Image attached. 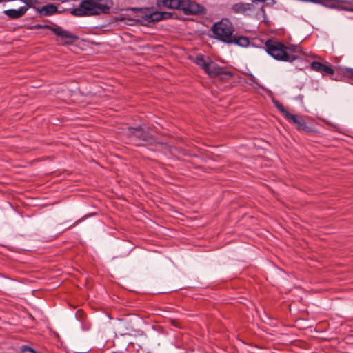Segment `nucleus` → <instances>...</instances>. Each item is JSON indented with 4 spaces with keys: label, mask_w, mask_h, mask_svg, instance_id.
Returning a JSON list of instances; mask_svg holds the SVG:
<instances>
[{
    "label": "nucleus",
    "mask_w": 353,
    "mask_h": 353,
    "mask_svg": "<svg viewBox=\"0 0 353 353\" xmlns=\"http://www.w3.org/2000/svg\"><path fill=\"white\" fill-rule=\"evenodd\" d=\"M23 353H41L33 345H23Z\"/></svg>",
    "instance_id": "obj_21"
},
{
    "label": "nucleus",
    "mask_w": 353,
    "mask_h": 353,
    "mask_svg": "<svg viewBox=\"0 0 353 353\" xmlns=\"http://www.w3.org/2000/svg\"><path fill=\"white\" fill-rule=\"evenodd\" d=\"M26 316L23 315V320L26 319L27 323H23V328H32L36 324L34 318L28 312H26Z\"/></svg>",
    "instance_id": "obj_15"
},
{
    "label": "nucleus",
    "mask_w": 353,
    "mask_h": 353,
    "mask_svg": "<svg viewBox=\"0 0 353 353\" xmlns=\"http://www.w3.org/2000/svg\"><path fill=\"white\" fill-rule=\"evenodd\" d=\"M195 168H199V169H201V168H201V166H196V167H195Z\"/></svg>",
    "instance_id": "obj_31"
},
{
    "label": "nucleus",
    "mask_w": 353,
    "mask_h": 353,
    "mask_svg": "<svg viewBox=\"0 0 353 353\" xmlns=\"http://www.w3.org/2000/svg\"><path fill=\"white\" fill-rule=\"evenodd\" d=\"M43 24H36L33 26L31 28L32 29H42Z\"/></svg>",
    "instance_id": "obj_29"
},
{
    "label": "nucleus",
    "mask_w": 353,
    "mask_h": 353,
    "mask_svg": "<svg viewBox=\"0 0 353 353\" xmlns=\"http://www.w3.org/2000/svg\"><path fill=\"white\" fill-rule=\"evenodd\" d=\"M161 17V21L164 19H168L172 18H177L176 14L174 13H172L170 12H160V15Z\"/></svg>",
    "instance_id": "obj_20"
},
{
    "label": "nucleus",
    "mask_w": 353,
    "mask_h": 353,
    "mask_svg": "<svg viewBox=\"0 0 353 353\" xmlns=\"http://www.w3.org/2000/svg\"><path fill=\"white\" fill-rule=\"evenodd\" d=\"M141 17L144 21H145L148 23H154L153 12L150 14H145Z\"/></svg>",
    "instance_id": "obj_23"
},
{
    "label": "nucleus",
    "mask_w": 353,
    "mask_h": 353,
    "mask_svg": "<svg viewBox=\"0 0 353 353\" xmlns=\"http://www.w3.org/2000/svg\"><path fill=\"white\" fill-rule=\"evenodd\" d=\"M289 122L296 124V128L300 131H304L307 133L313 132L314 130L311 126H309L305 121L298 117V116L292 114L287 119Z\"/></svg>",
    "instance_id": "obj_9"
},
{
    "label": "nucleus",
    "mask_w": 353,
    "mask_h": 353,
    "mask_svg": "<svg viewBox=\"0 0 353 353\" xmlns=\"http://www.w3.org/2000/svg\"><path fill=\"white\" fill-rule=\"evenodd\" d=\"M342 76L347 80H351L353 79V68H345L342 71Z\"/></svg>",
    "instance_id": "obj_18"
},
{
    "label": "nucleus",
    "mask_w": 353,
    "mask_h": 353,
    "mask_svg": "<svg viewBox=\"0 0 353 353\" xmlns=\"http://www.w3.org/2000/svg\"><path fill=\"white\" fill-rule=\"evenodd\" d=\"M252 5L248 3H236L232 6V10L236 14H245L247 11L250 10Z\"/></svg>",
    "instance_id": "obj_12"
},
{
    "label": "nucleus",
    "mask_w": 353,
    "mask_h": 353,
    "mask_svg": "<svg viewBox=\"0 0 353 353\" xmlns=\"http://www.w3.org/2000/svg\"><path fill=\"white\" fill-rule=\"evenodd\" d=\"M59 26H57V24H53V26H50V25H48V24H43L42 26V29H48V30H51L53 33H54V30L58 27Z\"/></svg>",
    "instance_id": "obj_26"
},
{
    "label": "nucleus",
    "mask_w": 353,
    "mask_h": 353,
    "mask_svg": "<svg viewBox=\"0 0 353 353\" xmlns=\"http://www.w3.org/2000/svg\"><path fill=\"white\" fill-rule=\"evenodd\" d=\"M112 6V0H83L79 8L72 9L70 13L78 17L110 14Z\"/></svg>",
    "instance_id": "obj_3"
},
{
    "label": "nucleus",
    "mask_w": 353,
    "mask_h": 353,
    "mask_svg": "<svg viewBox=\"0 0 353 353\" xmlns=\"http://www.w3.org/2000/svg\"><path fill=\"white\" fill-rule=\"evenodd\" d=\"M54 34L57 37V41H60L62 46L73 45L79 39L77 35L63 30L59 26L54 30Z\"/></svg>",
    "instance_id": "obj_7"
},
{
    "label": "nucleus",
    "mask_w": 353,
    "mask_h": 353,
    "mask_svg": "<svg viewBox=\"0 0 353 353\" xmlns=\"http://www.w3.org/2000/svg\"><path fill=\"white\" fill-rule=\"evenodd\" d=\"M4 14L11 19H17L22 16V7L18 10L9 9L4 11Z\"/></svg>",
    "instance_id": "obj_14"
},
{
    "label": "nucleus",
    "mask_w": 353,
    "mask_h": 353,
    "mask_svg": "<svg viewBox=\"0 0 353 353\" xmlns=\"http://www.w3.org/2000/svg\"><path fill=\"white\" fill-rule=\"evenodd\" d=\"M124 135L128 139L129 141L138 146L160 144L163 150L168 151L172 156L187 155L185 151L181 148L171 146L166 143L159 142L154 135L141 125L128 127L125 130Z\"/></svg>",
    "instance_id": "obj_1"
},
{
    "label": "nucleus",
    "mask_w": 353,
    "mask_h": 353,
    "mask_svg": "<svg viewBox=\"0 0 353 353\" xmlns=\"http://www.w3.org/2000/svg\"><path fill=\"white\" fill-rule=\"evenodd\" d=\"M181 0H157L156 6L158 8H170L179 10Z\"/></svg>",
    "instance_id": "obj_11"
},
{
    "label": "nucleus",
    "mask_w": 353,
    "mask_h": 353,
    "mask_svg": "<svg viewBox=\"0 0 353 353\" xmlns=\"http://www.w3.org/2000/svg\"><path fill=\"white\" fill-rule=\"evenodd\" d=\"M351 2V4H344V5H341L342 3H340V5L341 6V7H345V8H352L353 9V3L350 1ZM348 12H353V10H347Z\"/></svg>",
    "instance_id": "obj_28"
},
{
    "label": "nucleus",
    "mask_w": 353,
    "mask_h": 353,
    "mask_svg": "<svg viewBox=\"0 0 353 353\" xmlns=\"http://www.w3.org/2000/svg\"><path fill=\"white\" fill-rule=\"evenodd\" d=\"M212 37L226 44H235L241 47L250 45L248 37L234 34L235 29L228 19H222L211 28Z\"/></svg>",
    "instance_id": "obj_2"
},
{
    "label": "nucleus",
    "mask_w": 353,
    "mask_h": 353,
    "mask_svg": "<svg viewBox=\"0 0 353 353\" xmlns=\"http://www.w3.org/2000/svg\"><path fill=\"white\" fill-rule=\"evenodd\" d=\"M150 9V8H145V10H149Z\"/></svg>",
    "instance_id": "obj_32"
},
{
    "label": "nucleus",
    "mask_w": 353,
    "mask_h": 353,
    "mask_svg": "<svg viewBox=\"0 0 353 353\" xmlns=\"http://www.w3.org/2000/svg\"><path fill=\"white\" fill-rule=\"evenodd\" d=\"M274 104L276 107V108L279 110V112L283 114V115L286 119V120L288 119L290 115L292 114L289 111H288L285 109L284 105L282 103H281L279 101H274Z\"/></svg>",
    "instance_id": "obj_16"
},
{
    "label": "nucleus",
    "mask_w": 353,
    "mask_h": 353,
    "mask_svg": "<svg viewBox=\"0 0 353 353\" xmlns=\"http://www.w3.org/2000/svg\"><path fill=\"white\" fill-rule=\"evenodd\" d=\"M128 348H133L136 350V353H150L145 352L139 344H135L134 343H129L128 345Z\"/></svg>",
    "instance_id": "obj_22"
},
{
    "label": "nucleus",
    "mask_w": 353,
    "mask_h": 353,
    "mask_svg": "<svg viewBox=\"0 0 353 353\" xmlns=\"http://www.w3.org/2000/svg\"><path fill=\"white\" fill-rule=\"evenodd\" d=\"M251 77H252V78H251V81H252L253 83L258 84V83H256V79H255L253 75H251Z\"/></svg>",
    "instance_id": "obj_30"
},
{
    "label": "nucleus",
    "mask_w": 353,
    "mask_h": 353,
    "mask_svg": "<svg viewBox=\"0 0 353 353\" xmlns=\"http://www.w3.org/2000/svg\"><path fill=\"white\" fill-rule=\"evenodd\" d=\"M23 3L25 6H23V14L26 12L27 9L28 8H34L37 9L36 4L38 3V1L37 0H23Z\"/></svg>",
    "instance_id": "obj_17"
},
{
    "label": "nucleus",
    "mask_w": 353,
    "mask_h": 353,
    "mask_svg": "<svg viewBox=\"0 0 353 353\" xmlns=\"http://www.w3.org/2000/svg\"><path fill=\"white\" fill-rule=\"evenodd\" d=\"M3 0H0V2L2 1Z\"/></svg>",
    "instance_id": "obj_33"
},
{
    "label": "nucleus",
    "mask_w": 353,
    "mask_h": 353,
    "mask_svg": "<svg viewBox=\"0 0 353 353\" xmlns=\"http://www.w3.org/2000/svg\"><path fill=\"white\" fill-rule=\"evenodd\" d=\"M310 68L312 70L322 72L323 74L332 75L334 73L333 68L330 65H326L319 61H312L310 63Z\"/></svg>",
    "instance_id": "obj_10"
},
{
    "label": "nucleus",
    "mask_w": 353,
    "mask_h": 353,
    "mask_svg": "<svg viewBox=\"0 0 353 353\" xmlns=\"http://www.w3.org/2000/svg\"><path fill=\"white\" fill-rule=\"evenodd\" d=\"M208 59V61H206L204 55L199 54L196 57L195 63L210 78H219L221 81L226 82L234 76V72L232 71L227 70L225 67L220 66L209 58Z\"/></svg>",
    "instance_id": "obj_4"
},
{
    "label": "nucleus",
    "mask_w": 353,
    "mask_h": 353,
    "mask_svg": "<svg viewBox=\"0 0 353 353\" xmlns=\"http://www.w3.org/2000/svg\"><path fill=\"white\" fill-rule=\"evenodd\" d=\"M265 46L268 54L276 60L292 62L298 59V56L290 54L286 52V46L280 41L268 39L266 41Z\"/></svg>",
    "instance_id": "obj_5"
},
{
    "label": "nucleus",
    "mask_w": 353,
    "mask_h": 353,
    "mask_svg": "<svg viewBox=\"0 0 353 353\" xmlns=\"http://www.w3.org/2000/svg\"><path fill=\"white\" fill-rule=\"evenodd\" d=\"M153 15H154V22H159L160 21H161V17L160 15V12H158V11H155L153 12Z\"/></svg>",
    "instance_id": "obj_27"
},
{
    "label": "nucleus",
    "mask_w": 353,
    "mask_h": 353,
    "mask_svg": "<svg viewBox=\"0 0 353 353\" xmlns=\"http://www.w3.org/2000/svg\"><path fill=\"white\" fill-rule=\"evenodd\" d=\"M95 214H96V213H90V214H88L85 215V216H83L82 218H81V219H78L77 221H75V222L74 223V224H73V225H72L69 226V227H68V228H72L73 226H74V225H77V223H80V222H81V221H82L83 220H84V219H87V218H88V217H90V216H94V215H95Z\"/></svg>",
    "instance_id": "obj_24"
},
{
    "label": "nucleus",
    "mask_w": 353,
    "mask_h": 353,
    "mask_svg": "<svg viewBox=\"0 0 353 353\" xmlns=\"http://www.w3.org/2000/svg\"><path fill=\"white\" fill-rule=\"evenodd\" d=\"M309 2L319 4L330 9L338 10H353L352 8L341 7L340 3L351 4L349 0H310Z\"/></svg>",
    "instance_id": "obj_8"
},
{
    "label": "nucleus",
    "mask_w": 353,
    "mask_h": 353,
    "mask_svg": "<svg viewBox=\"0 0 353 353\" xmlns=\"http://www.w3.org/2000/svg\"><path fill=\"white\" fill-rule=\"evenodd\" d=\"M168 321L170 325L175 327L176 328L182 329L184 327L182 322L179 319L170 318L168 319Z\"/></svg>",
    "instance_id": "obj_19"
},
{
    "label": "nucleus",
    "mask_w": 353,
    "mask_h": 353,
    "mask_svg": "<svg viewBox=\"0 0 353 353\" xmlns=\"http://www.w3.org/2000/svg\"><path fill=\"white\" fill-rule=\"evenodd\" d=\"M179 10H182L187 15H205L207 14L206 8L191 0H181Z\"/></svg>",
    "instance_id": "obj_6"
},
{
    "label": "nucleus",
    "mask_w": 353,
    "mask_h": 353,
    "mask_svg": "<svg viewBox=\"0 0 353 353\" xmlns=\"http://www.w3.org/2000/svg\"><path fill=\"white\" fill-rule=\"evenodd\" d=\"M37 10L41 15L44 16H50L53 14L59 12L58 8L52 3L47 4L42 6L41 8H37Z\"/></svg>",
    "instance_id": "obj_13"
},
{
    "label": "nucleus",
    "mask_w": 353,
    "mask_h": 353,
    "mask_svg": "<svg viewBox=\"0 0 353 353\" xmlns=\"http://www.w3.org/2000/svg\"><path fill=\"white\" fill-rule=\"evenodd\" d=\"M300 48L301 47H299V46H294V45H290L289 46H286V52H288V53L289 52L294 53V52H297L296 49Z\"/></svg>",
    "instance_id": "obj_25"
}]
</instances>
